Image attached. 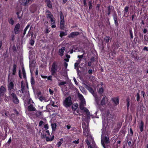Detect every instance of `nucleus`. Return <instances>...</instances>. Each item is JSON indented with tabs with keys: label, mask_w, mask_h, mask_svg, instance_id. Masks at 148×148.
Wrapping results in <instances>:
<instances>
[{
	"label": "nucleus",
	"mask_w": 148,
	"mask_h": 148,
	"mask_svg": "<svg viewBox=\"0 0 148 148\" xmlns=\"http://www.w3.org/2000/svg\"><path fill=\"white\" fill-rule=\"evenodd\" d=\"M17 66L14 64L13 66V68L11 71L10 70L9 71V74L8 78V84L9 93L11 92H14L15 90L14 88V84L13 82L14 81L15 77V75L16 72V68Z\"/></svg>",
	"instance_id": "1"
},
{
	"label": "nucleus",
	"mask_w": 148,
	"mask_h": 148,
	"mask_svg": "<svg viewBox=\"0 0 148 148\" xmlns=\"http://www.w3.org/2000/svg\"><path fill=\"white\" fill-rule=\"evenodd\" d=\"M72 104L71 100V98L70 96H69L66 98L63 102V105L66 107H68L70 106Z\"/></svg>",
	"instance_id": "2"
},
{
	"label": "nucleus",
	"mask_w": 148,
	"mask_h": 148,
	"mask_svg": "<svg viewBox=\"0 0 148 148\" xmlns=\"http://www.w3.org/2000/svg\"><path fill=\"white\" fill-rule=\"evenodd\" d=\"M9 94L11 96L13 102L15 104H17L19 103V100L14 92H11L9 93Z\"/></svg>",
	"instance_id": "3"
},
{
	"label": "nucleus",
	"mask_w": 148,
	"mask_h": 148,
	"mask_svg": "<svg viewBox=\"0 0 148 148\" xmlns=\"http://www.w3.org/2000/svg\"><path fill=\"white\" fill-rule=\"evenodd\" d=\"M57 68V66L56 64V62H54L53 63L52 65V67L51 68V75H54L56 74Z\"/></svg>",
	"instance_id": "4"
},
{
	"label": "nucleus",
	"mask_w": 148,
	"mask_h": 148,
	"mask_svg": "<svg viewBox=\"0 0 148 148\" xmlns=\"http://www.w3.org/2000/svg\"><path fill=\"white\" fill-rule=\"evenodd\" d=\"M60 28L61 29H63L64 28V19L63 15L62 12H60Z\"/></svg>",
	"instance_id": "5"
},
{
	"label": "nucleus",
	"mask_w": 148,
	"mask_h": 148,
	"mask_svg": "<svg viewBox=\"0 0 148 148\" xmlns=\"http://www.w3.org/2000/svg\"><path fill=\"white\" fill-rule=\"evenodd\" d=\"M101 142L103 146L104 147V143H108L109 142V140L108 137H104L103 135H102L101 136Z\"/></svg>",
	"instance_id": "6"
},
{
	"label": "nucleus",
	"mask_w": 148,
	"mask_h": 148,
	"mask_svg": "<svg viewBox=\"0 0 148 148\" xmlns=\"http://www.w3.org/2000/svg\"><path fill=\"white\" fill-rule=\"evenodd\" d=\"M33 0H19L20 3L22 5H27L31 4Z\"/></svg>",
	"instance_id": "7"
},
{
	"label": "nucleus",
	"mask_w": 148,
	"mask_h": 148,
	"mask_svg": "<svg viewBox=\"0 0 148 148\" xmlns=\"http://www.w3.org/2000/svg\"><path fill=\"white\" fill-rule=\"evenodd\" d=\"M20 30V25L19 23H18L15 26L14 30V32L16 34H18L19 33Z\"/></svg>",
	"instance_id": "8"
},
{
	"label": "nucleus",
	"mask_w": 148,
	"mask_h": 148,
	"mask_svg": "<svg viewBox=\"0 0 148 148\" xmlns=\"http://www.w3.org/2000/svg\"><path fill=\"white\" fill-rule=\"evenodd\" d=\"M85 105H80V108L82 110L85 112L88 116L90 115V112L88 109L84 107Z\"/></svg>",
	"instance_id": "9"
},
{
	"label": "nucleus",
	"mask_w": 148,
	"mask_h": 148,
	"mask_svg": "<svg viewBox=\"0 0 148 148\" xmlns=\"http://www.w3.org/2000/svg\"><path fill=\"white\" fill-rule=\"evenodd\" d=\"M82 127L83 128L84 134L86 136H88L89 135V130L88 128V127H86L84 128V126L82 125Z\"/></svg>",
	"instance_id": "10"
},
{
	"label": "nucleus",
	"mask_w": 148,
	"mask_h": 148,
	"mask_svg": "<svg viewBox=\"0 0 148 148\" xmlns=\"http://www.w3.org/2000/svg\"><path fill=\"white\" fill-rule=\"evenodd\" d=\"M79 97L81 101L80 103V105L86 104V102L85 99L84 98L83 96L81 94H79Z\"/></svg>",
	"instance_id": "11"
},
{
	"label": "nucleus",
	"mask_w": 148,
	"mask_h": 148,
	"mask_svg": "<svg viewBox=\"0 0 148 148\" xmlns=\"http://www.w3.org/2000/svg\"><path fill=\"white\" fill-rule=\"evenodd\" d=\"M5 92V88L3 86H1L0 88V97L3 96Z\"/></svg>",
	"instance_id": "12"
},
{
	"label": "nucleus",
	"mask_w": 148,
	"mask_h": 148,
	"mask_svg": "<svg viewBox=\"0 0 148 148\" xmlns=\"http://www.w3.org/2000/svg\"><path fill=\"white\" fill-rule=\"evenodd\" d=\"M113 17L115 25H117L118 24V17L117 14H114L113 15Z\"/></svg>",
	"instance_id": "13"
},
{
	"label": "nucleus",
	"mask_w": 148,
	"mask_h": 148,
	"mask_svg": "<svg viewBox=\"0 0 148 148\" xmlns=\"http://www.w3.org/2000/svg\"><path fill=\"white\" fill-rule=\"evenodd\" d=\"M112 100L114 102L116 105L119 104V100L117 97H116L112 99Z\"/></svg>",
	"instance_id": "14"
},
{
	"label": "nucleus",
	"mask_w": 148,
	"mask_h": 148,
	"mask_svg": "<svg viewBox=\"0 0 148 148\" xmlns=\"http://www.w3.org/2000/svg\"><path fill=\"white\" fill-rule=\"evenodd\" d=\"M47 6L50 8H52V4L50 0H45Z\"/></svg>",
	"instance_id": "15"
},
{
	"label": "nucleus",
	"mask_w": 148,
	"mask_h": 148,
	"mask_svg": "<svg viewBox=\"0 0 148 148\" xmlns=\"http://www.w3.org/2000/svg\"><path fill=\"white\" fill-rule=\"evenodd\" d=\"M79 34V33L78 32H72L70 34L69 36V38H73L75 36H77Z\"/></svg>",
	"instance_id": "16"
},
{
	"label": "nucleus",
	"mask_w": 148,
	"mask_h": 148,
	"mask_svg": "<svg viewBox=\"0 0 148 148\" xmlns=\"http://www.w3.org/2000/svg\"><path fill=\"white\" fill-rule=\"evenodd\" d=\"M65 47H63L59 49V55L60 56H63L64 52L65 50Z\"/></svg>",
	"instance_id": "17"
},
{
	"label": "nucleus",
	"mask_w": 148,
	"mask_h": 148,
	"mask_svg": "<svg viewBox=\"0 0 148 148\" xmlns=\"http://www.w3.org/2000/svg\"><path fill=\"white\" fill-rule=\"evenodd\" d=\"M28 111H35L36 110V108L32 104H31L28 106Z\"/></svg>",
	"instance_id": "18"
},
{
	"label": "nucleus",
	"mask_w": 148,
	"mask_h": 148,
	"mask_svg": "<svg viewBox=\"0 0 148 148\" xmlns=\"http://www.w3.org/2000/svg\"><path fill=\"white\" fill-rule=\"evenodd\" d=\"M85 87L91 93L92 95H94V92L92 89L88 85L85 84Z\"/></svg>",
	"instance_id": "19"
},
{
	"label": "nucleus",
	"mask_w": 148,
	"mask_h": 148,
	"mask_svg": "<svg viewBox=\"0 0 148 148\" xmlns=\"http://www.w3.org/2000/svg\"><path fill=\"white\" fill-rule=\"evenodd\" d=\"M46 14L47 18H49L50 19L53 17V15L51 14V12L48 10L46 11Z\"/></svg>",
	"instance_id": "20"
},
{
	"label": "nucleus",
	"mask_w": 148,
	"mask_h": 148,
	"mask_svg": "<svg viewBox=\"0 0 148 148\" xmlns=\"http://www.w3.org/2000/svg\"><path fill=\"white\" fill-rule=\"evenodd\" d=\"M39 100L41 101H44L45 102H47L48 101V100L46 99L45 97L43 96H40L39 97Z\"/></svg>",
	"instance_id": "21"
},
{
	"label": "nucleus",
	"mask_w": 148,
	"mask_h": 148,
	"mask_svg": "<svg viewBox=\"0 0 148 148\" xmlns=\"http://www.w3.org/2000/svg\"><path fill=\"white\" fill-rule=\"evenodd\" d=\"M80 62V60H77V62L75 63L74 64V67L75 68L77 69H78V66Z\"/></svg>",
	"instance_id": "22"
},
{
	"label": "nucleus",
	"mask_w": 148,
	"mask_h": 148,
	"mask_svg": "<svg viewBox=\"0 0 148 148\" xmlns=\"http://www.w3.org/2000/svg\"><path fill=\"white\" fill-rule=\"evenodd\" d=\"M143 125L144 123L143 121H141L139 126V128L140 129V130L141 132H142L143 130Z\"/></svg>",
	"instance_id": "23"
},
{
	"label": "nucleus",
	"mask_w": 148,
	"mask_h": 148,
	"mask_svg": "<svg viewBox=\"0 0 148 148\" xmlns=\"http://www.w3.org/2000/svg\"><path fill=\"white\" fill-rule=\"evenodd\" d=\"M106 98V96L103 97L101 102V104L102 105H104L105 103V99Z\"/></svg>",
	"instance_id": "24"
},
{
	"label": "nucleus",
	"mask_w": 148,
	"mask_h": 148,
	"mask_svg": "<svg viewBox=\"0 0 148 148\" xmlns=\"http://www.w3.org/2000/svg\"><path fill=\"white\" fill-rule=\"evenodd\" d=\"M22 71L23 77L24 79H26V73L24 68H23L22 69Z\"/></svg>",
	"instance_id": "25"
},
{
	"label": "nucleus",
	"mask_w": 148,
	"mask_h": 148,
	"mask_svg": "<svg viewBox=\"0 0 148 148\" xmlns=\"http://www.w3.org/2000/svg\"><path fill=\"white\" fill-rule=\"evenodd\" d=\"M93 96H94L95 97V101H96V102L97 104H99V101H100V99H99L97 97L96 95H93Z\"/></svg>",
	"instance_id": "26"
},
{
	"label": "nucleus",
	"mask_w": 148,
	"mask_h": 148,
	"mask_svg": "<svg viewBox=\"0 0 148 148\" xmlns=\"http://www.w3.org/2000/svg\"><path fill=\"white\" fill-rule=\"evenodd\" d=\"M32 85H34L35 84V80L33 78V77L32 76L31 77V81H30Z\"/></svg>",
	"instance_id": "27"
},
{
	"label": "nucleus",
	"mask_w": 148,
	"mask_h": 148,
	"mask_svg": "<svg viewBox=\"0 0 148 148\" xmlns=\"http://www.w3.org/2000/svg\"><path fill=\"white\" fill-rule=\"evenodd\" d=\"M63 139L62 138H61L60 139V141L57 144V145L58 146L60 147L61 144L63 142Z\"/></svg>",
	"instance_id": "28"
},
{
	"label": "nucleus",
	"mask_w": 148,
	"mask_h": 148,
	"mask_svg": "<svg viewBox=\"0 0 148 148\" xmlns=\"http://www.w3.org/2000/svg\"><path fill=\"white\" fill-rule=\"evenodd\" d=\"M8 22L9 23L11 24V25H13L14 23V21L12 19V18H11L10 19H9L8 20Z\"/></svg>",
	"instance_id": "29"
},
{
	"label": "nucleus",
	"mask_w": 148,
	"mask_h": 148,
	"mask_svg": "<svg viewBox=\"0 0 148 148\" xmlns=\"http://www.w3.org/2000/svg\"><path fill=\"white\" fill-rule=\"evenodd\" d=\"M50 20H51V24H55V20L54 19V18L53 17V18H50Z\"/></svg>",
	"instance_id": "30"
},
{
	"label": "nucleus",
	"mask_w": 148,
	"mask_h": 148,
	"mask_svg": "<svg viewBox=\"0 0 148 148\" xmlns=\"http://www.w3.org/2000/svg\"><path fill=\"white\" fill-rule=\"evenodd\" d=\"M129 8V7L127 6H126L125 8H124V10L125 11L124 14V16L125 15V13L128 12V9Z\"/></svg>",
	"instance_id": "31"
},
{
	"label": "nucleus",
	"mask_w": 148,
	"mask_h": 148,
	"mask_svg": "<svg viewBox=\"0 0 148 148\" xmlns=\"http://www.w3.org/2000/svg\"><path fill=\"white\" fill-rule=\"evenodd\" d=\"M51 125V127H52V129L53 130H55L56 127V124L55 123H53V124H52Z\"/></svg>",
	"instance_id": "32"
},
{
	"label": "nucleus",
	"mask_w": 148,
	"mask_h": 148,
	"mask_svg": "<svg viewBox=\"0 0 148 148\" xmlns=\"http://www.w3.org/2000/svg\"><path fill=\"white\" fill-rule=\"evenodd\" d=\"M66 34H65V33L64 32H61L60 35V36L62 38L63 36L66 35Z\"/></svg>",
	"instance_id": "33"
},
{
	"label": "nucleus",
	"mask_w": 148,
	"mask_h": 148,
	"mask_svg": "<svg viewBox=\"0 0 148 148\" xmlns=\"http://www.w3.org/2000/svg\"><path fill=\"white\" fill-rule=\"evenodd\" d=\"M66 84V83L65 82H61L59 84V86H60L61 85H64Z\"/></svg>",
	"instance_id": "34"
},
{
	"label": "nucleus",
	"mask_w": 148,
	"mask_h": 148,
	"mask_svg": "<svg viewBox=\"0 0 148 148\" xmlns=\"http://www.w3.org/2000/svg\"><path fill=\"white\" fill-rule=\"evenodd\" d=\"M110 38L109 37H106L105 38V40L106 42L108 43L110 40Z\"/></svg>",
	"instance_id": "35"
},
{
	"label": "nucleus",
	"mask_w": 148,
	"mask_h": 148,
	"mask_svg": "<svg viewBox=\"0 0 148 148\" xmlns=\"http://www.w3.org/2000/svg\"><path fill=\"white\" fill-rule=\"evenodd\" d=\"M111 8L110 6L108 7V14L109 15L110 14Z\"/></svg>",
	"instance_id": "36"
},
{
	"label": "nucleus",
	"mask_w": 148,
	"mask_h": 148,
	"mask_svg": "<svg viewBox=\"0 0 148 148\" xmlns=\"http://www.w3.org/2000/svg\"><path fill=\"white\" fill-rule=\"evenodd\" d=\"M79 143V140L78 139L77 140H75L72 142V143L75 144H77Z\"/></svg>",
	"instance_id": "37"
},
{
	"label": "nucleus",
	"mask_w": 148,
	"mask_h": 148,
	"mask_svg": "<svg viewBox=\"0 0 148 148\" xmlns=\"http://www.w3.org/2000/svg\"><path fill=\"white\" fill-rule=\"evenodd\" d=\"M29 43L31 45H32V46L34 44V40L32 39L29 42Z\"/></svg>",
	"instance_id": "38"
},
{
	"label": "nucleus",
	"mask_w": 148,
	"mask_h": 148,
	"mask_svg": "<svg viewBox=\"0 0 148 148\" xmlns=\"http://www.w3.org/2000/svg\"><path fill=\"white\" fill-rule=\"evenodd\" d=\"M99 92L101 93V94L103 92V88L101 87L99 89Z\"/></svg>",
	"instance_id": "39"
},
{
	"label": "nucleus",
	"mask_w": 148,
	"mask_h": 148,
	"mask_svg": "<svg viewBox=\"0 0 148 148\" xmlns=\"http://www.w3.org/2000/svg\"><path fill=\"white\" fill-rule=\"evenodd\" d=\"M89 8L90 9L92 8V1H90L89 2Z\"/></svg>",
	"instance_id": "40"
},
{
	"label": "nucleus",
	"mask_w": 148,
	"mask_h": 148,
	"mask_svg": "<svg viewBox=\"0 0 148 148\" xmlns=\"http://www.w3.org/2000/svg\"><path fill=\"white\" fill-rule=\"evenodd\" d=\"M130 37L132 39L133 38V35L132 32L131 30H130Z\"/></svg>",
	"instance_id": "41"
},
{
	"label": "nucleus",
	"mask_w": 148,
	"mask_h": 148,
	"mask_svg": "<svg viewBox=\"0 0 148 148\" xmlns=\"http://www.w3.org/2000/svg\"><path fill=\"white\" fill-rule=\"evenodd\" d=\"M140 99V95L139 93H138L137 95L136 100L138 101H139Z\"/></svg>",
	"instance_id": "42"
},
{
	"label": "nucleus",
	"mask_w": 148,
	"mask_h": 148,
	"mask_svg": "<svg viewBox=\"0 0 148 148\" xmlns=\"http://www.w3.org/2000/svg\"><path fill=\"white\" fill-rule=\"evenodd\" d=\"M46 140L47 141H52L53 140V138H49L46 137Z\"/></svg>",
	"instance_id": "43"
},
{
	"label": "nucleus",
	"mask_w": 148,
	"mask_h": 148,
	"mask_svg": "<svg viewBox=\"0 0 148 148\" xmlns=\"http://www.w3.org/2000/svg\"><path fill=\"white\" fill-rule=\"evenodd\" d=\"M30 26V25L28 24L27 26L25 28V29H24V31H25V32H26V31H27V29L29 28V27Z\"/></svg>",
	"instance_id": "44"
},
{
	"label": "nucleus",
	"mask_w": 148,
	"mask_h": 148,
	"mask_svg": "<svg viewBox=\"0 0 148 148\" xmlns=\"http://www.w3.org/2000/svg\"><path fill=\"white\" fill-rule=\"evenodd\" d=\"M80 88L81 91L82 92H85V89L84 88L82 87H80Z\"/></svg>",
	"instance_id": "45"
},
{
	"label": "nucleus",
	"mask_w": 148,
	"mask_h": 148,
	"mask_svg": "<svg viewBox=\"0 0 148 148\" xmlns=\"http://www.w3.org/2000/svg\"><path fill=\"white\" fill-rule=\"evenodd\" d=\"M44 127L46 130H47L49 128L48 125L47 124L45 125Z\"/></svg>",
	"instance_id": "46"
},
{
	"label": "nucleus",
	"mask_w": 148,
	"mask_h": 148,
	"mask_svg": "<svg viewBox=\"0 0 148 148\" xmlns=\"http://www.w3.org/2000/svg\"><path fill=\"white\" fill-rule=\"evenodd\" d=\"M115 47L116 48H118L119 47V45L118 42H116L115 43Z\"/></svg>",
	"instance_id": "47"
},
{
	"label": "nucleus",
	"mask_w": 148,
	"mask_h": 148,
	"mask_svg": "<svg viewBox=\"0 0 148 148\" xmlns=\"http://www.w3.org/2000/svg\"><path fill=\"white\" fill-rule=\"evenodd\" d=\"M44 123V122L42 121H41L39 123V126H41Z\"/></svg>",
	"instance_id": "48"
},
{
	"label": "nucleus",
	"mask_w": 148,
	"mask_h": 148,
	"mask_svg": "<svg viewBox=\"0 0 148 148\" xmlns=\"http://www.w3.org/2000/svg\"><path fill=\"white\" fill-rule=\"evenodd\" d=\"M49 91L50 94H51V95L53 94V90H52L50 89H49Z\"/></svg>",
	"instance_id": "49"
},
{
	"label": "nucleus",
	"mask_w": 148,
	"mask_h": 148,
	"mask_svg": "<svg viewBox=\"0 0 148 148\" xmlns=\"http://www.w3.org/2000/svg\"><path fill=\"white\" fill-rule=\"evenodd\" d=\"M73 80H74V82L75 83V84L76 85H77L78 84V82H77V81H76L75 78V77H74L73 78Z\"/></svg>",
	"instance_id": "50"
},
{
	"label": "nucleus",
	"mask_w": 148,
	"mask_h": 148,
	"mask_svg": "<svg viewBox=\"0 0 148 148\" xmlns=\"http://www.w3.org/2000/svg\"><path fill=\"white\" fill-rule=\"evenodd\" d=\"M83 3L84 5L85 6H87V4L86 3V0H83Z\"/></svg>",
	"instance_id": "51"
},
{
	"label": "nucleus",
	"mask_w": 148,
	"mask_h": 148,
	"mask_svg": "<svg viewBox=\"0 0 148 148\" xmlns=\"http://www.w3.org/2000/svg\"><path fill=\"white\" fill-rule=\"evenodd\" d=\"M86 143L88 145H89L90 144V143H89V141L88 140V139H86Z\"/></svg>",
	"instance_id": "52"
},
{
	"label": "nucleus",
	"mask_w": 148,
	"mask_h": 148,
	"mask_svg": "<svg viewBox=\"0 0 148 148\" xmlns=\"http://www.w3.org/2000/svg\"><path fill=\"white\" fill-rule=\"evenodd\" d=\"M36 115L38 116V115H40L41 114V112H36Z\"/></svg>",
	"instance_id": "53"
},
{
	"label": "nucleus",
	"mask_w": 148,
	"mask_h": 148,
	"mask_svg": "<svg viewBox=\"0 0 148 148\" xmlns=\"http://www.w3.org/2000/svg\"><path fill=\"white\" fill-rule=\"evenodd\" d=\"M141 93L142 95H143V97H144V95L145 94V92L144 91H142L141 92Z\"/></svg>",
	"instance_id": "54"
},
{
	"label": "nucleus",
	"mask_w": 148,
	"mask_h": 148,
	"mask_svg": "<svg viewBox=\"0 0 148 148\" xmlns=\"http://www.w3.org/2000/svg\"><path fill=\"white\" fill-rule=\"evenodd\" d=\"M109 112H107V114L108 115V116H107V117H108V118H108H108H109V117H111V116H112V115H110H110H109Z\"/></svg>",
	"instance_id": "55"
},
{
	"label": "nucleus",
	"mask_w": 148,
	"mask_h": 148,
	"mask_svg": "<svg viewBox=\"0 0 148 148\" xmlns=\"http://www.w3.org/2000/svg\"><path fill=\"white\" fill-rule=\"evenodd\" d=\"M130 134H131L132 135L133 134V132L132 129L131 128H130Z\"/></svg>",
	"instance_id": "56"
},
{
	"label": "nucleus",
	"mask_w": 148,
	"mask_h": 148,
	"mask_svg": "<svg viewBox=\"0 0 148 148\" xmlns=\"http://www.w3.org/2000/svg\"><path fill=\"white\" fill-rule=\"evenodd\" d=\"M51 77H52L51 76H49L48 77H47L48 79L51 80L52 79Z\"/></svg>",
	"instance_id": "57"
},
{
	"label": "nucleus",
	"mask_w": 148,
	"mask_h": 148,
	"mask_svg": "<svg viewBox=\"0 0 148 148\" xmlns=\"http://www.w3.org/2000/svg\"><path fill=\"white\" fill-rule=\"evenodd\" d=\"M83 57V55H81L80 56H78V58L79 59L80 58H82Z\"/></svg>",
	"instance_id": "58"
},
{
	"label": "nucleus",
	"mask_w": 148,
	"mask_h": 148,
	"mask_svg": "<svg viewBox=\"0 0 148 148\" xmlns=\"http://www.w3.org/2000/svg\"><path fill=\"white\" fill-rule=\"evenodd\" d=\"M46 32L47 33H49V29H48V27H47L46 29Z\"/></svg>",
	"instance_id": "59"
},
{
	"label": "nucleus",
	"mask_w": 148,
	"mask_h": 148,
	"mask_svg": "<svg viewBox=\"0 0 148 148\" xmlns=\"http://www.w3.org/2000/svg\"><path fill=\"white\" fill-rule=\"evenodd\" d=\"M130 100L129 98H127L126 99V101L127 103H129L130 102Z\"/></svg>",
	"instance_id": "60"
},
{
	"label": "nucleus",
	"mask_w": 148,
	"mask_h": 148,
	"mask_svg": "<svg viewBox=\"0 0 148 148\" xmlns=\"http://www.w3.org/2000/svg\"><path fill=\"white\" fill-rule=\"evenodd\" d=\"M89 73L90 74L92 73V70L91 69L89 70L88 71Z\"/></svg>",
	"instance_id": "61"
},
{
	"label": "nucleus",
	"mask_w": 148,
	"mask_h": 148,
	"mask_svg": "<svg viewBox=\"0 0 148 148\" xmlns=\"http://www.w3.org/2000/svg\"><path fill=\"white\" fill-rule=\"evenodd\" d=\"M131 144L132 143L131 141H129L128 143V145L129 146H132Z\"/></svg>",
	"instance_id": "62"
},
{
	"label": "nucleus",
	"mask_w": 148,
	"mask_h": 148,
	"mask_svg": "<svg viewBox=\"0 0 148 148\" xmlns=\"http://www.w3.org/2000/svg\"><path fill=\"white\" fill-rule=\"evenodd\" d=\"M71 126L70 125H67L66 126L68 130H69L71 128Z\"/></svg>",
	"instance_id": "63"
},
{
	"label": "nucleus",
	"mask_w": 148,
	"mask_h": 148,
	"mask_svg": "<svg viewBox=\"0 0 148 148\" xmlns=\"http://www.w3.org/2000/svg\"><path fill=\"white\" fill-rule=\"evenodd\" d=\"M147 32V30L146 29H145L143 30V32L144 33H146Z\"/></svg>",
	"instance_id": "64"
}]
</instances>
